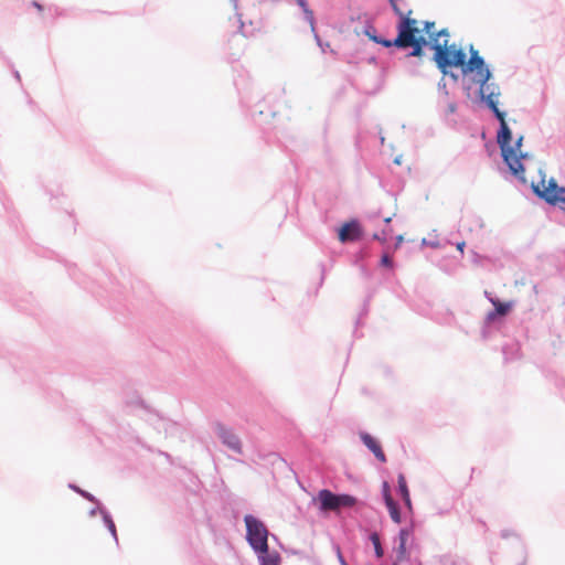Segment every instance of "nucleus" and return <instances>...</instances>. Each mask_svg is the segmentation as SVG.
Returning <instances> with one entry per match:
<instances>
[{
  "instance_id": "obj_1",
  "label": "nucleus",
  "mask_w": 565,
  "mask_h": 565,
  "mask_svg": "<svg viewBox=\"0 0 565 565\" xmlns=\"http://www.w3.org/2000/svg\"><path fill=\"white\" fill-rule=\"evenodd\" d=\"M423 33H426L433 42L434 61L444 74L448 68L460 67L463 74L475 73V81L479 84L489 81L491 73L473 46L470 47V57L466 61L465 51L456 44L448 43L449 33L446 29L436 32L435 22L425 21L422 28Z\"/></svg>"
},
{
  "instance_id": "obj_2",
  "label": "nucleus",
  "mask_w": 565,
  "mask_h": 565,
  "mask_svg": "<svg viewBox=\"0 0 565 565\" xmlns=\"http://www.w3.org/2000/svg\"><path fill=\"white\" fill-rule=\"evenodd\" d=\"M480 93L488 107L494 113L495 117L500 121L498 143L501 148L503 159L509 166L512 174L524 181L525 169L521 162V160L525 158V154L521 151L523 138L520 137L514 146L510 145L512 139L511 130L505 121V114L498 108V97L500 96L498 87H492V85L484 82V84H480Z\"/></svg>"
},
{
  "instance_id": "obj_3",
  "label": "nucleus",
  "mask_w": 565,
  "mask_h": 565,
  "mask_svg": "<svg viewBox=\"0 0 565 565\" xmlns=\"http://www.w3.org/2000/svg\"><path fill=\"white\" fill-rule=\"evenodd\" d=\"M245 524L247 529V541L250 546L259 554H265L268 551V531L263 522L253 515L245 516Z\"/></svg>"
},
{
  "instance_id": "obj_4",
  "label": "nucleus",
  "mask_w": 565,
  "mask_h": 565,
  "mask_svg": "<svg viewBox=\"0 0 565 565\" xmlns=\"http://www.w3.org/2000/svg\"><path fill=\"white\" fill-rule=\"evenodd\" d=\"M321 511H339L342 508H352L356 504L355 497L350 494H334L330 490L323 489L318 493Z\"/></svg>"
},
{
  "instance_id": "obj_5",
  "label": "nucleus",
  "mask_w": 565,
  "mask_h": 565,
  "mask_svg": "<svg viewBox=\"0 0 565 565\" xmlns=\"http://www.w3.org/2000/svg\"><path fill=\"white\" fill-rule=\"evenodd\" d=\"M534 192L550 204H565V188L558 186L553 179L542 180L534 186Z\"/></svg>"
},
{
  "instance_id": "obj_6",
  "label": "nucleus",
  "mask_w": 565,
  "mask_h": 565,
  "mask_svg": "<svg viewBox=\"0 0 565 565\" xmlns=\"http://www.w3.org/2000/svg\"><path fill=\"white\" fill-rule=\"evenodd\" d=\"M217 436L222 439L223 444L226 445L232 450L241 454L242 452V444L239 438L227 427L222 424L216 425Z\"/></svg>"
},
{
  "instance_id": "obj_7",
  "label": "nucleus",
  "mask_w": 565,
  "mask_h": 565,
  "mask_svg": "<svg viewBox=\"0 0 565 565\" xmlns=\"http://www.w3.org/2000/svg\"><path fill=\"white\" fill-rule=\"evenodd\" d=\"M362 236V228L358 221H351L339 230V241L342 243L358 241Z\"/></svg>"
},
{
  "instance_id": "obj_8",
  "label": "nucleus",
  "mask_w": 565,
  "mask_h": 565,
  "mask_svg": "<svg viewBox=\"0 0 565 565\" xmlns=\"http://www.w3.org/2000/svg\"><path fill=\"white\" fill-rule=\"evenodd\" d=\"M383 497L385 504L388 509L390 516L395 523H401V513L397 507V503L393 500L391 495L390 486L387 482L383 483Z\"/></svg>"
},
{
  "instance_id": "obj_9",
  "label": "nucleus",
  "mask_w": 565,
  "mask_h": 565,
  "mask_svg": "<svg viewBox=\"0 0 565 565\" xmlns=\"http://www.w3.org/2000/svg\"><path fill=\"white\" fill-rule=\"evenodd\" d=\"M361 439L363 444L374 454V456L381 461L385 462L386 457L384 451L382 450L381 445L374 439L371 435L366 433L361 434Z\"/></svg>"
},
{
  "instance_id": "obj_10",
  "label": "nucleus",
  "mask_w": 565,
  "mask_h": 565,
  "mask_svg": "<svg viewBox=\"0 0 565 565\" xmlns=\"http://www.w3.org/2000/svg\"><path fill=\"white\" fill-rule=\"evenodd\" d=\"M411 535V531L408 529H402L399 531V544L397 547V559L403 561L407 556V540Z\"/></svg>"
},
{
  "instance_id": "obj_11",
  "label": "nucleus",
  "mask_w": 565,
  "mask_h": 565,
  "mask_svg": "<svg viewBox=\"0 0 565 565\" xmlns=\"http://www.w3.org/2000/svg\"><path fill=\"white\" fill-rule=\"evenodd\" d=\"M260 565H279V556L277 554H265L259 555Z\"/></svg>"
},
{
  "instance_id": "obj_12",
  "label": "nucleus",
  "mask_w": 565,
  "mask_h": 565,
  "mask_svg": "<svg viewBox=\"0 0 565 565\" xmlns=\"http://www.w3.org/2000/svg\"><path fill=\"white\" fill-rule=\"evenodd\" d=\"M493 306L495 307V313L500 315V316H505L510 309H511V305L510 303H503V302H500L499 300H491Z\"/></svg>"
},
{
  "instance_id": "obj_13",
  "label": "nucleus",
  "mask_w": 565,
  "mask_h": 565,
  "mask_svg": "<svg viewBox=\"0 0 565 565\" xmlns=\"http://www.w3.org/2000/svg\"><path fill=\"white\" fill-rule=\"evenodd\" d=\"M397 482H398V489H399L402 498L409 495V491H408L406 479H405L404 475H402V473L398 475Z\"/></svg>"
},
{
  "instance_id": "obj_14",
  "label": "nucleus",
  "mask_w": 565,
  "mask_h": 565,
  "mask_svg": "<svg viewBox=\"0 0 565 565\" xmlns=\"http://www.w3.org/2000/svg\"><path fill=\"white\" fill-rule=\"evenodd\" d=\"M371 540L374 544V548H375V553L377 555V557H382L383 556V550H382V546H381V542H380V539L377 536V534H372L371 536Z\"/></svg>"
},
{
  "instance_id": "obj_15",
  "label": "nucleus",
  "mask_w": 565,
  "mask_h": 565,
  "mask_svg": "<svg viewBox=\"0 0 565 565\" xmlns=\"http://www.w3.org/2000/svg\"><path fill=\"white\" fill-rule=\"evenodd\" d=\"M297 3L303 9L305 13L307 14V17L312 22V20H313V12L308 9L307 1L306 0H297Z\"/></svg>"
},
{
  "instance_id": "obj_16",
  "label": "nucleus",
  "mask_w": 565,
  "mask_h": 565,
  "mask_svg": "<svg viewBox=\"0 0 565 565\" xmlns=\"http://www.w3.org/2000/svg\"><path fill=\"white\" fill-rule=\"evenodd\" d=\"M105 521L107 523V526L109 529V531L111 532L113 536L115 537V540H117V533H116V526H115V523L113 522V520L108 516L105 518Z\"/></svg>"
},
{
  "instance_id": "obj_17",
  "label": "nucleus",
  "mask_w": 565,
  "mask_h": 565,
  "mask_svg": "<svg viewBox=\"0 0 565 565\" xmlns=\"http://www.w3.org/2000/svg\"><path fill=\"white\" fill-rule=\"evenodd\" d=\"M381 263H382L383 266H387V267H392V265H393V262H392L391 257L387 254H384L382 256Z\"/></svg>"
},
{
  "instance_id": "obj_18",
  "label": "nucleus",
  "mask_w": 565,
  "mask_h": 565,
  "mask_svg": "<svg viewBox=\"0 0 565 565\" xmlns=\"http://www.w3.org/2000/svg\"><path fill=\"white\" fill-rule=\"evenodd\" d=\"M403 501H404L405 505H406L409 510H412L411 495L403 497Z\"/></svg>"
},
{
  "instance_id": "obj_19",
  "label": "nucleus",
  "mask_w": 565,
  "mask_h": 565,
  "mask_svg": "<svg viewBox=\"0 0 565 565\" xmlns=\"http://www.w3.org/2000/svg\"><path fill=\"white\" fill-rule=\"evenodd\" d=\"M338 558H339L341 565H348L339 548H338Z\"/></svg>"
},
{
  "instance_id": "obj_20",
  "label": "nucleus",
  "mask_w": 565,
  "mask_h": 565,
  "mask_svg": "<svg viewBox=\"0 0 565 565\" xmlns=\"http://www.w3.org/2000/svg\"><path fill=\"white\" fill-rule=\"evenodd\" d=\"M32 6H33L34 8H36V10H38L39 12H42V11H43V7H42L39 2L33 1V2H32Z\"/></svg>"
},
{
  "instance_id": "obj_21",
  "label": "nucleus",
  "mask_w": 565,
  "mask_h": 565,
  "mask_svg": "<svg viewBox=\"0 0 565 565\" xmlns=\"http://www.w3.org/2000/svg\"><path fill=\"white\" fill-rule=\"evenodd\" d=\"M466 246V243L465 242H460L457 244V249L460 252V253H463V248Z\"/></svg>"
},
{
  "instance_id": "obj_22",
  "label": "nucleus",
  "mask_w": 565,
  "mask_h": 565,
  "mask_svg": "<svg viewBox=\"0 0 565 565\" xmlns=\"http://www.w3.org/2000/svg\"><path fill=\"white\" fill-rule=\"evenodd\" d=\"M374 238H375V239H379V241H381V242H386V239H387V237H386L385 235L380 236V235H377V234H375V235H374Z\"/></svg>"
},
{
  "instance_id": "obj_23",
  "label": "nucleus",
  "mask_w": 565,
  "mask_h": 565,
  "mask_svg": "<svg viewBox=\"0 0 565 565\" xmlns=\"http://www.w3.org/2000/svg\"><path fill=\"white\" fill-rule=\"evenodd\" d=\"M235 38H239V39H242V38H243V35H242V34H239V33H236V34H235Z\"/></svg>"
},
{
  "instance_id": "obj_24",
  "label": "nucleus",
  "mask_w": 565,
  "mask_h": 565,
  "mask_svg": "<svg viewBox=\"0 0 565 565\" xmlns=\"http://www.w3.org/2000/svg\"><path fill=\"white\" fill-rule=\"evenodd\" d=\"M398 243H401L403 241V237L402 236H398Z\"/></svg>"
}]
</instances>
